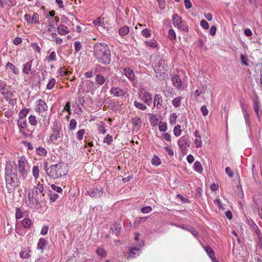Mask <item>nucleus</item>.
<instances>
[{
  "mask_svg": "<svg viewBox=\"0 0 262 262\" xmlns=\"http://www.w3.org/2000/svg\"><path fill=\"white\" fill-rule=\"evenodd\" d=\"M47 241L44 238H40L37 244V249L42 251L44 249Z\"/></svg>",
  "mask_w": 262,
  "mask_h": 262,
  "instance_id": "nucleus-26",
  "label": "nucleus"
},
{
  "mask_svg": "<svg viewBox=\"0 0 262 262\" xmlns=\"http://www.w3.org/2000/svg\"><path fill=\"white\" fill-rule=\"evenodd\" d=\"M142 100L144 103L149 105L151 103V95L149 92H144L143 93Z\"/></svg>",
  "mask_w": 262,
  "mask_h": 262,
  "instance_id": "nucleus-18",
  "label": "nucleus"
},
{
  "mask_svg": "<svg viewBox=\"0 0 262 262\" xmlns=\"http://www.w3.org/2000/svg\"><path fill=\"white\" fill-rule=\"evenodd\" d=\"M241 108H242L244 118V119L245 121L246 124L247 125V126L248 127H249L250 126L249 115L248 113L247 112V111H246L244 104H243L242 103H241Z\"/></svg>",
  "mask_w": 262,
  "mask_h": 262,
  "instance_id": "nucleus-14",
  "label": "nucleus"
},
{
  "mask_svg": "<svg viewBox=\"0 0 262 262\" xmlns=\"http://www.w3.org/2000/svg\"><path fill=\"white\" fill-rule=\"evenodd\" d=\"M39 15L37 13H34L31 18V24L38 23L39 21Z\"/></svg>",
  "mask_w": 262,
  "mask_h": 262,
  "instance_id": "nucleus-50",
  "label": "nucleus"
},
{
  "mask_svg": "<svg viewBox=\"0 0 262 262\" xmlns=\"http://www.w3.org/2000/svg\"><path fill=\"white\" fill-rule=\"evenodd\" d=\"M125 75L130 80H134L135 75L133 70L129 67H126L123 69Z\"/></svg>",
  "mask_w": 262,
  "mask_h": 262,
  "instance_id": "nucleus-12",
  "label": "nucleus"
},
{
  "mask_svg": "<svg viewBox=\"0 0 262 262\" xmlns=\"http://www.w3.org/2000/svg\"><path fill=\"white\" fill-rule=\"evenodd\" d=\"M181 125H177L175 126L173 129V134L176 137H178L181 135L182 133V130L180 129Z\"/></svg>",
  "mask_w": 262,
  "mask_h": 262,
  "instance_id": "nucleus-35",
  "label": "nucleus"
},
{
  "mask_svg": "<svg viewBox=\"0 0 262 262\" xmlns=\"http://www.w3.org/2000/svg\"><path fill=\"white\" fill-rule=\"evenodd\" d=\"M74 48L76 52H78L81 49V42L78 41H76L74 42Z\"/></svg>",
  "mask_w": 262,
  "mask_h": 262,
  "instance_id": "nucleus-55",
  "label": "nucleus"
},
{
  "mask_svg": "<svg viewBox=\"0 0 262 262\" xmlns=\"http://www.w3.org/2000/svg\"><path fill=\"white\" fill-rule=\"evenodd\" d=\"M193 168L198 172H202L203 168L200 162L196 161L194 163Z\"/></svg>",
  "mask_w": 262,
  "mask_h": 262,
  "instance_id": "nucleus-42",
  "label": "nucleus"
},
{
  "mask_svg": "<svg viewBox=\"0 0 262 262\" xmlns=\"http://www.w3.org/2000/svg\"><path fill=\"white\" fill-rule=\"evenodd\" d=\"M93 50L94 56L99 63L103 65H108L111 63V52L106 44L104 43H95Z\"/></svg>",
  "mask_w": 262,
  "mask_h": 262,
  "instance_id": "nucleus-2",
  "label": "nucleus"
},
{
  "mask_svg": "<svg viewBox=\"0 0 262 262\" xmlns=\"http://www.w3.org/2000/svg\"><path fill=\"white\" fill-rule=\"evenodd\" d=\"M28 163L25 157H19L18 159V164L15 165L14 169H16L19 174H21V177H27L28 174L27 167Z\"/></svg>",
  "mask_w": 262,
  "mask_h": 262,
  "instance_id": "nucleus-5",
  "label": "nucleus"
},
{
  "mask_svg": "<svg viewBox=\"0 0 262 262\" xmlns=\"http://www.w3.org/2000/svg\"><path fill=\"white\" fill-rule=\"evenodd\" d=\"M167 129V123L165 122L160 121L159 123V129L160 132H165Z\"/></svg>",
  "mask_w": 262,
  "mask_h": 262,
  "instance_id": "nucleus-34",
  "label": "nucleus"
},
{
  "mask_svg": "<svg viewBox=\"0 0 262 262\" xmlns=\"http://www.w3.org/2000/svg\"><path fill=\"white\" fill-rule=\"evenodd\" d=\"M177 115L176 113H172L170 117V123L171 124H174L176 122Z\"/></svg>",
  "mask_w": 262,
  "mask_h": 262,
  "instance_id": "nucleus-54",
  "label": "nucleus"
},
{
  "mask_svg": "<svg viewBox=\"0 0 262 262\" xmlns=\"http://www.w3.org/2000/svg\"><path fill=\"white\" fill-rule=\"evenodd\" d=\"M60 138V133H53L50 136V140L53 142L57 141Z\"/></svg>",
  "mask_w": 262,
  "mask_h": 262,
  "instance_id": "nucleus-29",
  "label": "nucleus"
},
{
  "mask_svg": "<svg viewBox=\"0 0 262 262\" xmlns=\"http://www.w3.org/2000/svg\"><path fill=\"white\" fill-rule=\"evenodd\" d=\"M25 179L26 178L25 177H21V174H19L18 171L14 169V175L13 178L12 184L10 185V187L9 188L8 191L11 192L15 188L18 186L19 183Z\"/></svg>",
  "mask_w": 262,
  "mask_h": 262,
  "instance_id": "nucleus-7",
  "label": "nucleus"
},
{
  "mask_svg": "<svg viewBox=\"0 0 262 262\" xmlns=\"http://www.w3.org/2000/svg\"><path fill=\"white\" fill-rule=\"evenodd\" d=\"M32 61H29L24 65L23 71L26 74H29L31 70Z\"/></svg>",
  "mask_w": 262,
  "mask_h": 262,
  "instance_id": "nucleus-23",
  "label": "nucleus"
},
{
  "mask_svg": "<svg viewBox=\"0 0 262 262\" xmlns=\"http://www.w3.org/2000/svg\"><path fill=\"white\" fill-rule=\"evenodd\" d=\"M152 210V208L150 206H146L141 208V211L143 213H149Z\"/></svg>",
  "mask_w": 262,
  "mask_h": 262,
  "instance_id": "nucleus-61",
  "label": "nucleus"
},
{
  "mask_svg": "<svg viewBox=\"0 0 262 262\" xmlns=\"http://www.w3.org/2000/svg\"><path fill=\"white\" fill-rule=\"evenodd\" d=\"M139 249L138 248L133 247L130 249V254L129 257L132 258L135 257L139 255Z\"/></svg>",
  "mask_w": 262,
  "mask_h": 262,
  "instance_id": "nucleus-27",
  "label": "nucleus"
},
{
  "mask_svg": "<svg viewBox=\"0 0 262 262\" xmlns=\"http://www.w3.org/2000/svg\"><path fill=\"white\" fill-rule=\"evenodd\" d=\"M121 226L120 225L115 224L113 228H111L113 232L115 233L116 235L120 233Z\"/></svg>",
  "mask_w": 262,
  "mask_h": 262,
  "instance_id": "nucleus-46",
  "label": "nucleus"
},
{
  "mask_svg": "<svg viewBox=\"0 0 262 262\" xmlns=\"http://www.w3.org/2000/svg\"><path fill=\"white\" fill-rule=\"evenodd\" d=\"M85 84L87 85L86 89H84V91L90 92L93 89L94 83L90 80H87L85 82Z\"/></svg>",
  "mask_w": 262,
  "mask_h": 262,
  "instance_id": "nucleus-37",
  "label": "nucleus"
},
{
  "mask_svg": "<svg viewBox=\"0 0 262 262\" xmlns=\"http://www.w3.org/2000/svg\"><path fill=\"white\" fill-rule=\"evenodd\" d=\"M111 95L115 97H123L126 93V91L119 87H112L110 91Z\"/></svg>",
  "mask_w": 262,
  "mask_h": 262,
  "instance_id": "nucleus-8",
  "label": "nucleus"
},
{
  "mask_svg": "<svg viewBox=\"0 0 262 262\" xmlns=\"http://www.w3.org/2000/svg\"><path fill=\"white\" fill-rule=\"evenodd\" d=\"M29 123L33 126L37 124V121L36 118L34 115H30L28 118Z\"/></svg>",
  "mask_w": 262,
  "mask_h": 262,
  "instance_id": "nucleus-38",
  "label": "nucleus"
},
{
  "mask_svg": "<svg viewBox=\"0 0 262 262\" xmlns=\"http://www.w3.org/2000/svg\"><path fill=\"white\" fill-rule=\"evenodd\" d=\"M15 217L16 219H20L23 217V213L19 208L16 209Z\"/></svg>",
  "mask_w": 262,
  "mask_h": 262,
  "instance_id": "nucleus-62",
  "label": "nucleus"
},
{
  "mask_svg": "<svg viewBox=\"0 0 262 262\" xmlns=\"http://www.w3.org/2000/svg\"><path fill=\"white\" fill-rule=\"evenodd\" d=\"M204 249L206 252L208 256L211 258L212 261H214L215 259L214 256L215 253L212 249L210 247L207 246L204 247Z\"/></svg>",
  "mask_w": 262,
  "mask_h": 262,
  "instance_id": "nucleus-15",
  "label": "nucleus"
},
{
  "mask_svg": "<svg viewBox=\"0 0 262 262\" xmlns=\"http://www.w3.org/2000/svg\"><path fill=\"white\" fill-rule=\"evenodd\" d=\"M76 125H77V122L76 121V120L75 119H73L70 121L69 128L70 130H74L75 129Z\"/></svg>",
  "mask_w": 262,
  "mask_h": 262,
  "instance_id": "nucleus-49",
  "label": "nucleus"
},
{
  "mask_svg": "<svg viewBox=\"0 0 262 262\" xmlns=\"http://www.w3.org/2000/svg\"><path fill=\"white\" fill-rule=\"evenodd\" d=\"M142 35L145 37H149L151 35L150 31L147 29H145L142 30Z\"/></svg>",
  "mask_w": 262,
  "mask_h": 262,
  "instance_id": "nucleus-60",
  "label": "nucleus"
},
{
  "mask_svg": "<svg viewBox=\"0 0 262 262\" xmlns=\"http://www.w3.org/2000/svg\"><path fill=\"white\" fill-rule=\"evenodd\" d=\"M56 83V80L54 78H51L47 85V89L51 90L52 89L55 85Z\"/></svg>",
  "mask_w": 262,
  "mask_h": 262,
  "instance_id": "nucleus-40",
  "label": "nucleus"
},
{
  "mask_svg": "<svg viewBox=\"0 0 262 262\" xmlns=\"http://www.w3.org/2000/svg\"><path fill=\"white\" fill-rule=\"evenodd\" d=\"M132 123L134 125L139 126L141 125L142 121L139 117L136 116L132 118Z\"/></svg>",
  "mask_w": 262,
  "mask_h": 262,
  "instance_id": "nucleus-41",
  "label": "nucleus"
},
{
  "mask_svg": "<svg viewBox=\"0 0 262 262\" xmlns=\"http://www.w3.org/2000/svg\"><path fill=\"white\" fill-rule=\"evenodd\" d=\"M98 129L99 133L105 134L106 133V130L105 128L104 123H102L101 124L99 125Z\"/></svg>",
  "mask_w": 262,
  "mask_h": 262,
  "instance_id": "nucleus-52",
  "label": "nucleus"
},
{
  "mask_svg": "<svg viewBox=\"0 0 262 262\" xmlns=\"http://www.w3.org/2000/svg\"><path fill=\"white\" fill-rule=\"evenodd\" d=\"M151 163L155 165H159L160 164V159L156 156H154L151 160Z\"/></svg>",
  "mask_w": 262,
  "mask_h": 262,
  "instance_id": "nucleus-48",
  "label": "nucleus"
},
{
  "mask_svg": "<svg viewBox=\"0 0 262 262\" xmlns=\"http://www.w3.org/2000/svg\"><path fill=\"white\" fill-rule=\"evenodd\" d=\"M194 136L196 139L194 140V143L195 145V147L197 148L201 147L202 146V140L201 139V136L199 134V132L198 130H195L194 132Z\"/></svg>",
  "mask_w": 262,
  "mask_h": 262,
  "instance_id": "nucleus-16",
  "label": "nucleus"
},
{
  "mask_svg": "<svg viewBox=\"0 0 262 262\" xmlns=\"http://www.w3.org/2000/svg\"><path fill=\"white\" fill-rule=\"evenodd\" d=\"M134 105L136 107L141 110L144 111L146 109V106L144 104L140 102H139L137 101H134Z\"/></svg>",
  "mask_w": 262,
  "mask_h": 262,
  "instance_id": "nucleus-44",
  "label": "nucleus"
},
{
  "mask_svg": "<svg viewBox=\"0 0 262 262\" xmlns=\"http://www.w3.org/2000/svg\"><path fill=\"white\" fill-rule=\"evenodd\" d=\"M178 145L181 149H185L187 146H189L187 140L184 137H183L178 141Z\"/></svg>",
  "mask_w": 262,
  "mask_h": 262,
  "instance_id": "nucleus-20",
  "label": "nucleus"
},
{
  "mask_svg": "<svg viewBox=\"0 0 262 262\" xmlns=\"http://www.w3.org/2000/svg\"><path fill=\"white\" fill-rule=\"evenodd\" d=\"M113 141V137L110 135H107L104 139V142L106 143L108 145H110Z\"/></svg>",
  "mask_w": 262,
  "mask_h": 262,
  "instance_id": "nucleus-51",
  "label": "nucleus"
},
{
  "mask_svg": "<svg viewBox=\"0 0 262 262\" xmlns=\"http://www.w3.org/2000/svg\"><path fill=\"white\" fill-rule=\"evenodd\" d=\"M22 225L24 228H29L32 222L31 220L28 218H25L22 221Z\"/></svg>",
  "mask_w": 262,
  "mask_h": 262,
  "instance_id": "nucleus-31",
  "label": "nucleus"
},
{
  "mask_svg": "<svg viewBox=\"0 0 262 262\" xmlns=\"http://www.w3.org/2000/svg\"><path fill=\"white\" fill-rule=\"evenodd\" d=\"M46 190L42 184L38 183L36 186L30 190L27 194L29 201L28 205L30 208H38L44 201Z\"/></svg>",
  "mask_w": 262,
  "mask_h": 262,
  "instance_id": "nucleus-1",
  "label": "nucleus"
},
{
  "mask_svg": "<svg viewBox=\"0 0 262 262\" xmlns=\"http://www.w3.org/2000/svg\"><path fill=\"white\" fill-rule=\"evenodd\" d=\"M54 127L53 128V133H60L61 127L58 125L57 122H54Z\"/></svg>",
  "mask_w": 262,
  "mask_h": 262,
  "instance_id": "nucleus-57",
  "label": "nucleus"
},
{
  "mask_svg": "<svg viewBox=\"0 0 262 262\" xmlns=\"http://www.w3.org/2000/svg\"><path fill=\"white\" fill-rule=\"evenodd\" d=\"M28 110L25 109V110H22L19 113V119H25V117L27 115V114L28 113Z\"/></svg>",
  "mask_w": 262,
  "mask_h": 262,
  "instance_id": "nucleus-47",
  "label": "nucleus"
},
{
  "mask_svg": "<svg viewBox=\"0 0 262 262\" xmlns=\"http://www.w3.org/2000/svg\"><path fill=\"white\" fill-rule=\"evenodd\" d=\"M85 133L84 129H80L77 133V137L79 140L83 139V136Z\"/></svg>",
  "mask_w": 262,
  "mask_h": 262,
  "instance_id": "nucleus-58",
  "label": "nucleus"
},
{
  "mask_svg": "<svg viewBox=\"0 0 262 262\" xmlns=\"http://www.w3.org/2000/svg\"><path fill=\"white\" fill-rule=\"evenodd\" d=\"M162 97L160 94H156L155 96L154 101V105L157 106L158 108H160L162 104Z\"/></svg>",
  "mask_w": 262,
  "mask_h": 262,
  "instance_id": "nucleus-19",
  "label": "nucleus"
},
{
  "mask_svg": "<svg viewBox=\"0 0 262 262\" xmlns=\"http://www.w3.org/2000/svg\"><path fill=\"white\" fill-rule=\"evenodd\" d=\"M173 85L179 89H182V81L178 75H173L171 78Z\"/></svg>",
  "mask_w": 262,
  "mask_h": 262,
  "instance_id": "nucleus-10",
  "label": "nucleus"
},
{
  "mask_svg": "<svg viewBox=\"0 0 262 262\" xmlns=\"http://www.w3.org/2000/svg\"><path fill=\"white\" fill-rule=\"evenodd\" d=\"M173 26L178 29L185 32L189 31L188 26L185 21L182 20L181 17L177 14H174L172 17Z\"/></svg>",
  "mask_w": 262,
  "mask_h": 262,
  "instance_id": "nucleus-6",
  "label": "nucleus"
},
{
  "mask_svg": "<svg viewBox=\"0 0 262 262\" xmlns=\"http://www.w3.org/2000/svg\"><path fill=\"white\" fill-rule=\"evenodd\" d=\"M57 32L60 35H64L68 34L69 32L68 28L63 25H60L57 28Z\"/></svg>",
  "mask_w": 262,
  "mask_h": 262,
  "instance_id": "nucleus-21",
  "label": "nucleus"
},
{
  "mask_svg": "<svg viewBox=\"0 0 262 262\" xmlns=\"http://www.w3.org/2000/svg\"><path fill=\"white\" fill-rule=\"evenodd\" d=\"M46 60L48 62H50L51 61H56V53L54 51L52 52L48 56L46 57Z\"/></svg>",
  "mask_w": 262,
  "mask_h": 262,
  "instance_id": "nucleus-32",
  "label": "nucleus"
},
{
  "mask_svg": "<svg viewBox=\"0 0 262 262\" xmlns=\"http://www.w3.org/2000/svg\"><path fill=\"white\" fill-rule=\"evenodd\" d=\"M17 125L20 132L27 127V123L26 119H18L17 120Z\"/></svg>",
  "mask_w": 262,
  "mask_h": 262,
  "instance_id": "nucleus-17",
  "label": "nucleus"
},
{
  "mask_svg": "<svg viewBox=\"0 0 262 262\" xmlns=\"http://www.w3.org/2000/svg\"><path fill=\"white\" fill-rule=\"evenodd\" d=\"M58 73L61 76L67 77L68 79H70L69 76V72L64 69V67H61L58 70Z\"/></svg>",
  "mask_w": 262,
  "mask_h": 262,
  "instance_id": "nucleus-28",
  "label": "nucleus"
},
{
  "mask_svg": "<svg viewBox=\"0 0 262 262\" xmlns=\"http://www.w3.org/2000/svg\"><path fill=\"white\" fill-rule=\"evenodd\" d=\"M44 169L48 176L54 179L66 176L69 171L68 164L63 162L51 165L49 167H48V163L46 162Z\"/></svg>",
  "mask_w": 262,
  "mask_h": 262,
  "instance_id": "nucleus-3",
  "label": "nucleus"
},
{
  "mask_svg": "<svg viewBox=\"0 0 262 262\" xmlns=\"http://www.w3.org/2000/svg\"><path fill=\"white\" fill-rule=\"evenodd\" d=\"M35 152L39 156H46L47 155V150L43 147H38L36 148Z\"/></svg>",
  "mask_w": 262,
  "mask_h": 262,
  "instance_id": "nucleus-22",
  "label": "nucleus"
},
{
  "mask_svg": "<svg viewBox=\"0 0 262 262\" xmlns=\"http://www.w3.org/2000/svg\"><path fill=\"white\" fill-rule=\"evenodd\" d=\"M39 169L37 166H34L32 168V173L35 179L39 177Z\"/></svg>",
  "mask_w": 262,
  "mask_h": 262,
  "instance_id": "nucleus-45",
  "label": "nucleus"
},
{
  "mask_svg": "<svg viewBox=\"0 0 262 262\" xmlns=\"http://www.w3.org/2000/svg\"><path fill=\"white\" fill-rule=\"evenodd\" d=\"M129 32V28L127 26L121 27L118 31L120 35L123 36L127 35Z\"/></svg>",
  "mask_w": 262,
  "mask_h": 262,
  "instance_id": "nucleus-24",
  "label": "nucleus"
},
{
  "mask_svg": "<svg viewBox=\"0 0 262 262\" xmlns=\"http://www.w3.org/2000/svg\"><path fill=\"white\" fill-rule=\"evenodd\" d=\"M200 25L204 29H208L209 28V24L205 20H202L200 22Z\"/></svg>",
  "mask_w": 262,
  "mask_h": 262,
  "instance_id": "nucleus-64",
  "label": "nucleus"
},
{
  "mask_svg": "<svg viewBox=\"0 0 262 262\" xmlns=\"http://www.w3.org/2000/svg\"><path fill=\"white\" fill-rule=\"evenodd\" d=\"M183 229L186 230L190 232L194 236L196 237L198 235V232L193 227H189L188 228H186L184 227H182Z\"/></svg>",
  "mask_w": 262,
  "mask_h": 262,
  "instance_id": "nucleus-33",
  "label": "nucleus"
},
{
  "mask_svg": "<svg viewBox=\"0 0 262 262\" xmlns=\"http://www.w3.org/2000/svg\"><path fill=\"white\" fill-rule=\"evenodd\" d=\"M147 219V217H138L136 218L135 222H134V225H139L141 223L145 222Z\"/></svg>",
  "mask_w": 262,
  "mask_h": 262,
  "instance_id": "nucleus-43",
  "label": "nucleus"
},
{
  "mask_svg": "<svg viewBox=\"0 0 262 262\" xmlns=\"http://www.w3.org/2000/svg\"><path fill=\"white\" fill-rule=\"evenodd\" d=\"M146 45L152 48H155L157 46V42L155 40H149L145 42Z\"/></svg>",
  "mask_w": 262,
  "mask_h": 262,
  "instance_id": "nucleus-56",
  "label": "nucleus"
},
{
  "mask_svg": "<svg viewBox=\"0 0 262 262\" xmlns=\"http://www.w3.org/2000/svg\"><path fill=\"white\" fill-rule=\"evenodd\" d=\"M6 67L11 70L14 74H18L19 71L12 63L8 62Z\"/></svg>",
  "mask_w": 262,
  "mask_h": 262,
  "instance_id": "nucleus-30",
  "label": "nucleus"
},
{
  "mask_svg": "<svg viewBox=\"0 0 262 262\" xmlns=\"http://www.w3.org/2000/svg\"><path fill=\"white\" fill-rule=\"evenodd\" d=\"M58 198V194L51 192L50 193V200L51 202H55Z\"/></svg>",
  "mask_w": 262,
  "mask_h": 262,
  "instance_id": "nucleus-63",
  "label": "nucleus"
},
{
  "mask_svg": "<svg viewBox=\"0 0 262 262\" xmlns=\"http://www.w3.org/2000/svg\"><path fill=\"white\" fill-rule=\"evenodd\" d=\"M88 192L91 197L97 198L102 195L103 190L101 187H98L90 189Z\"/></svg>",
  "mask_w": 262,
  "mask_h": 262,
  "instance_id": "nucleus-9",
  "label": "nucleus"
},
{
  "mask_svg": "<svg viewBox=\"0 0 262 262\" xmlns=\"http://www.w3.org/2000/svg\"><path fill=\"white\" fill-rule=\"evenodd\" d=\"M51 187L53 190L56 191L57 192L61 193L62 192V188L59 186L55 185V184H52Z\"/></svg>",
  "mask_w": 262,
  "mask_h": 262,
  "instance_id": "nucleus-59",
  "label": "nucleus"
},
{
  "mask_svg": "<svg viewBox=\"0 0 262 262\" xmlns=\"http://www.w3.org/2000/svg\"><path fill=\"white\" fill-rule=\"evenodd\" d=\"M95 80L97 84L101 85L105 82V77L101 74H97L95 77Z\"/></svg>",
  "mask_w": 262,
  "mask_h": 262,
  "instance_id": "nucleus-25",
  "label": "nucleus"
},
{
  "mask_svg": "<svg viewBox=\"0 0 262 262\" xmlns=\"http://www.w3.org/2000/svg\"><path fill=\"white\" fill-rule=\"evenodd\" d=\"M37 105H38V108L36 111L38 112H42L47 111L48 106L46 103L41 99H39L37 101Z\"/></svg>",
  "mask_w": 262,
  "mask_h": 262,
  "instance_id": "nucleus-13",
  "label": "nucleus"
},
{
  "mask_svg": "<svg viewBox=\"0 0 262 262\" xmlns=\"http://www.w3.org/2000/svg\"><path fill=\"white\" fill-rule=\"evenodd\" d=\"M168 36L170 39H173L176 38V33L173 29H171L169 30Z\"/></svg>",
  "mask_w": 262,
  "mask_h": 262,
  "instance_id": "nucleus-53",
  "label": "nucleus"
},
{
  "mask_svg": "<svg viewBox=\"0 0 262 262\" xmlns=\"http://www.w3.org/2000/svg\"><path fill=\"white\" fill-rule=\"evenodd\" d=\"M14 175V168L10 162H7L5 168V178L6 183V187L9 190L10 184H12L13 176Z\"/></svg>",
  "mask_w": 262,
  "mask_h": 262,
  "instance_id": "nucleus-4",
  "label": "nucleus"
},
{
  "mask_svg": "<svg viewBox=\"0 0 262 262\" xmlns=\"http://www.w3.org/2000/svg\"><path fill=\"white\" fill-rule=\"evenodd\" d=\"M96 253L101 257H104L106 255L105 251L102 248H98L96 250Z\"/></svg>",
  "mask_w": 262,
  "mask_h": 262,
  "instance_id": "nucleus-36",
  "label": "nucleus"
},
{
  "mask_svg": "<svg viewBox=\"0 0 262 262\" xmlns=\"http://www.w3.org/2000/svg\"><path fill=\"white\" fill-rule=\"evenodd\" d=\"M182 100L181 97H178L175 98L172 101V104L176 107H179L181 104V101Z\"/></svg>",
  "mask_w": 262,
  "mask_h": 262,
  "instance_id": "nucleus-39",
  "label": "nucleus"
},
{
  "mask_svg": "<svg viewBox=\"0 0 262 262\" xmlns=\"http://www.w3.org/2000/svg\"><path fill=\"white\" fill-rule=\"evenodd\" d=\"M6 85L7 84L5 82H0V93L5 97H11L12 94L6 90Z\"/></svg>",
  "mask_w": 262,
  "mask_h": 262,
  "instance_id": "nucleus-11",
  "label": "nucleus"
}]
</instances>
